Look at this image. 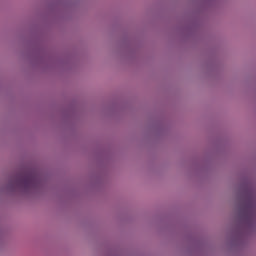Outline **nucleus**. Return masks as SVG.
Segmentation results:
<instances>
[{"mask_svg":"<svg viewBox=\"0 0 256 256\" xmlns=\"http://www.w3.org/2000/svg\"><path fill=\"white\" fill-rule=\"evenodd\" d=\"M237 197H238V199H241L242 201H250L251 200V195L249 194V190H247V189L238 190Z\"/></svg>","mask_w":256,"mask_h":256,"instance_id":"nucleus-3","label":"nucleus"},{"mask_svg":"<svg viewBox=\"0 0 256 256\" xmlns=\"http://www.w3.org/2000/svg\"><path fill=\"white\" fill-rule=\"evenodd\" d=\"M236 209L241 219L243 231L246 233L253 231L256 225V204L251 203L248 206H236Z\"/></svg>","mask_w":256,"mask_h":256,"instance_id":"nucleus-2","label":"nucleus"},{"mask_svg":"<svg viewBox=\"0 0 256 256\" xmlns=\"http://www.w3.org/2000/svg\"><path fill=\"white\" fill-rule=\"evenodd\" d=\"M237 241H239V238H235V239L233 240V244L237 243Z\"/></svg>","mask_w":256,"mask_h":256,"instance_id":"nucleus-4","label":"nucleus"},{"mask_svg":"<svg viewBox=\"0 0 256 256\" xmlns=\"http://www.w3.org/2000/svg\"><path fill=\"white\" fill-rule=\"evenodd\" d=\"M45 177L37 172H27L10 180L5 186L7 193H18L24 197L37 195L45 185Z\"/></svg>","mask_w":256,"mask_h":256,"instance_id":"nucleus-1","label":"nucleus"}]
</instances>
